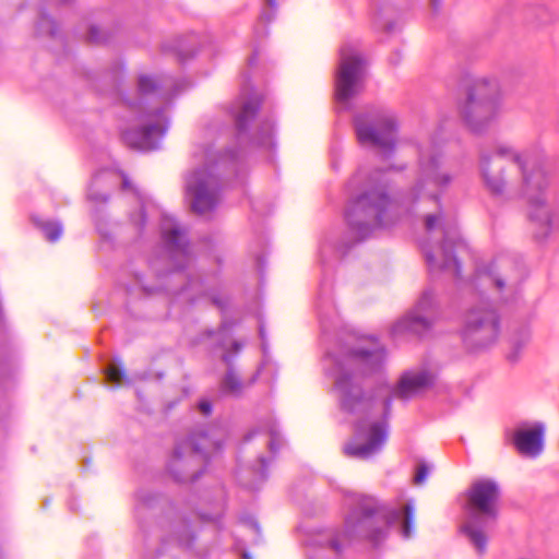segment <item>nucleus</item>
Segmentation results:
<instances>
[{"instance_id": "nucleus-1", "label": "nucleus", "mask_w": 559, "mask_h": 559, "mask_svg": "<svg viewBox=\"0 0 559 559\" xmlns=\"http://www.w3.org/2000/svg\"><path fill=\"white\" fill-rule=\"evenodd\" d=\"M452 179L444 165L442 143L436 138L419 144L416 183L399 202L390 199L382 170L368 173L359 168L346 185L349 199L345 219L349 236L342 242L336 241L332 234L324 236L319 246L320 254L331 251L337 257L344 255L354 243L371 237L377 229L390 226L401 212H405L423 218L425 231L442 241L436 253L427 241L420 242L430 271H449L460 278L461 264L456 252L466 251L467 245L461 238L456 223L444 216L440 204V194Z\"/></svg>"}, {"instance_id": "nucleus-2", "label": "nucleus", "mask_w": 559, "mask_h": 559, "mask_svg": "<svg viewBox=\"0 0 559 559\" xmlns=\"http://www.w3.org/2000/svg\"><path fill=\"white\" fill-rule=\"evenodd\" d=\"M385 359L384 347L372 336L344 333L331 344L322 359L324 373L334 382L341 409L355 416L354 439L344 445L347 456L369 460L380 453L389 437L388 417L392 399L408 401L430 389L436 382V372L427 366H417L403 371L384 401V418H371L372 401L362 392L359 376L380 369Z\"/></svg>"}, {"instance_id": "nucleus-3", "label": "nucleus", "mask_w": 559, "mask_h": 559, "mask_svg": "<svg viewBox=\"0 0 559 559\" xmlns=\"http://www.w3.org/2000/svg\"><path fill=\"white\" fill-rule=\"evenodd\" d=\"M513 168L521 173L523 195L528 217L535 227V237L543 240L559 227V209L551 179L531 157L519 154L512 146L500 144L492 154L480 156V171L486 187L501 194L506 187L503 173Z\"/></svg>"}, {"instance_id": "nucleus-4", "label": "nucleus", "mask_w": 559, "mask_h": 559, "mask_svg": "<svg viewBox=\"0 0 559 559\" xmlns=\"http://www.w3.org/2000/svg\"><path fill=\"white\" fill-rule=\"evenodd\" d=\"M354 509L345 520L342 533L325 530L308 543L309 559H343V551L353 538H362L373 545L381 543L388 528L402 522L401 533L409 538L414 533L415 502L408 500L403 510L379 506L373 498L353 495Z\"/></svg>"}, {"instance_id": "nucleus-5", "label": "nucleus", "mask_w": 559, "mask_h": 559, "mask_svg": "<svg viewBox=\"0 0 559 559\" xmlns=\"http://www.w3.org/2000/svg\"><path fill=\"white\" fill-rule=\"evenodd\" d=\"M179 90V83L168 75H140L138 80V99L128 102L135 115L139 127L122 132L123 142L140 151H153L160 143L169 128L166 115L167 105Z\"/></svg>"}, {"instance_id": "nucleus-6", "label": "nucleus", "mask_w": 559, "mask_h": 559, "mask_svg": "<svg viewBox=\"0 0 559 559\" xmlns=\"http://www.w3.org/2000/svg\"><path fill=\"white\" fill-rule=\"evenodd\" d=\"M226 128L213 120L202 130V138L193 152V158L202 167L191 171L186 178V195L193 212L205 214L212 212L219 202L221 179L226 170H234L238 164L236 152L213 151L212 145L222 136Z\"/></svg>"}, {"instance_id": "nucleus-7", "label": "nucleus", "mask_w": 559, "mask_h": 559, "mask_svg": "<svg viewBox=\"0 0 559 559\" xmlns=\"http://www.w3.org/2000/svg\"><path fill=\"white\" fill-rule=\"evenodd\" d=\"M499 496L498 484L486 478L474 481L467 491L466 518L461 533L478 555H484L487 549V531L497 519Z\"/></svg>"}, {"instance_id": "nucleus-8", "label": "nucleus", "mask_w": 559, "mask_h": 559, "mask_svg": "<svg viewBox=\"0 0 559 559\" xmlns=\"http://www.w3.org/2000/svg\"><path fill=\"white\" fill-rule=\"evenodd\" d=\"M133 194L141 209L136 216L130 215L132 224L141 230L147 217H158L160 221L162 239L169 252L176 272L179 273L189 267L193 262V255L190 251L186 229L179 226L170 215L162 211L151 197L136 188H133ZM177 275L181 276L180 274Z\"/></svg>"}, {"instance_id": "nucleus-9", "label": "nucleus", "mask_w": 559, "mask_h": 559, "mask_svg": "<svg viewBox=\"0 0 559 559\" xmlns=\"http://www.w3.org/2000/svg\"><path fill=\"white\" fill-rule=\"evenodd\" d=\"M460 114L473 133L486 132L501 114L499 86L496 80H474L467 88L466 100L461 105Z\"/></svg>"}, {"instance_id": "nucleus-10", "label": "nucleus", "mask_w": 559, "mask_h": 559, "mask_svg": "<svg viewBox=\"0 0 559 559\" xmlns=\"http://www.w3.org/2000/svg\"><path fill=\"white\" fill-rule=\"evenodd\" d=\"M216 428H200L187 439L180 440L168 465L169 473L179 483L194 481L199 474L192 468L197 460L207 461L210 455L222 449Z\"/></svg>"}, {"instance_id": "nucleus-11", "label": "nucleus", "mask_w": 559, "mask_h": 559, "mask_svg": "<svg viewBox=\"0 0 559 559\" xmlns=\"http://www.w3.org/2000/svg\"><path fill=\"white\" fill-rule=\"evenodd\" d=\"M354 126L360 145L378 151L383 158L392 156L399 130L394 111L386 108L370 109L355 116Z\"/></svg>"}, {"instance_id": "nucleus-12", "label": "nucleus", "mask_w": 559, "mask_h": 559, "mask_svg": "<svg viewBox=\"0 0 559 559\" xmlns=\"http://www.w3.org/2000/svg\"><path fill=\"white\" fill-rule=\"evenodd\" d=\"M499 333V314L481 293L479 300L464 316L461 329L463 344L469 352L484 350L496 343Z\"/></svg>"}, {"instance_id": "nucleus-13", "label": "nucleus", "mask_w": 559, "mask_h": 559, "mask_svg": "<svg viewBox=\"0 0 559 559\" xmlns=\"http://www.w3.org/2000/svg\"><path fill=\"white\" fill-rule=\"evenodd\" d=\"M260 106L261 98L258 95L241 93L233 104L229 115L236 126L238 142L271 151L275 146L274 123L271 120L261 121L253 135L248 133L249 123L257 116Z\"/></svg>"}, {"instance_id": "nucleus-14", "label": "nucleus", "mask_w": 559, "mask_h": 559, "mask_svg": "<svg viewBox=\"0 0 559 559\" xmlns=\"http://www.w3.org/2000/svg\"><path fill=\"white\" fill-rule=\"evenodd\" d=\"M365 67V59L354 44L346 43L340 48L335 76V100L340 109H349L352 99L362 91Z\"/></svg>"}, {"instance_id": "nucleus-15", "label": "nucleus", "mask_w": 559, "mask_h": 559, "mask_svg": "<svg viewBox=\"0 0 559 559\" xmlns=\"http://www.w3.org/2000/svg\"><path fill=\"white\" fill-rule=\"evenodd\" d=\"M437 318L438 308L435 294L427 289L421 294L415 307L393 324L391 334L393 337L406 333L423 335L429 331Z\"/></svg>"}, {"instance_id": "nucleus-16", "label": "nucleus", "mask_w": 559, "mask_h": 559, "mask_svg": "<svg viewBox=\"0 0 559 559\" xmlns=\"http://www.w3.org/2000/svg\"><path fill=\"white\" fill-rule=\"evenodd\" d=\"M233 329H234V323L224 320L222 322L218 331L216 332L218 345L224 349H227V343L229 342V340L231 337ZM230 345H231L233 352L230 353L229 350H226L222 356L223 361L229 366V368L223 379L222 388L225 392L236 395L241 392L242 382H241L240 378L236 374V372L234 371V369L231 368L230 365H231L234 358L242 349L243 343H241L239 341H233L230 343Z\"/></svg>"}, {"instance_id": "nucleus-17", "label": "nucleus", "mask_w": 559, "mask_h": 559, "mask_svg": "<svg viewBox=\"0 0 559 559\" xmlns=\"http://www.w3.org/2000/svg\"><path fill=\"white\" fill-rule=\"evenodd\" d=\"M545 425L535 423L532 428H519L513 433V443L522 455L536 457L543 452Z\"/></svg>"}, {"instance_id": "nucleus-18", "label": "nucleus", "mask_w": 559, "mask_h": 559, "mask_svg": "<svg viewBox=\"0 0 559 559\" xmlns=\"http://www.w3.org/2000/svg\"><path fill=\"white\" fill-rule=\"evenodd\" d=\"M512 262L509 259H497L484 267H479L475 275V286L487 288L495 286L501 290L506 285V281L512 282L507 271L511 267Z\"/></svg>"}, {"instance_id": "nucleus-19", "label": "nucleus", "mask_w": 559, "mask_h": 559, "mask_svg": "<svg viewBox=\"0 0 559 559\" xmlns=\"http://www.w3.org/2000/svg\"><path fill=\"white\" fill-rule=\"evenodd\" d=\"M178 294L186 296L188 299H190L191 302H195L199 297L204 296L207 297L214 306L222 310L226 306V301L221 296H218L217 293L207 289L203 280L199 277H190L187 285L182 287Z\"/></svg>"}, {"instance_id": "nucleus-20", "label": "nucleus", "mask_w": 559, "mask_h": 559, "mask_svg": "<svg viewBox=\"0 0 559 559\" xmlns=\"http://www.w3.org/2000/svg\"><path fill=\"white\" fill-rule=\"evenodd\" d=\"M34 222L48 241L55 242L62 236L63 227L59 221L35 219Z\"/></svg>"}, {"instance_id": "nucleus-21", "label": "nucleus", "mask_w": 559, "mask_h": 559, "mask_svg": "<svg viewBox=\"0 0 559 559\" xmlns=\"http://www.w3.org/2000/svg\"><path fill=\"white\" fill-rule=\"evenodd\" d=\"M531 333L527 328L514 333L510 340L512 352L508 355L509 360L515 361L519 357L520 350L530 342Z\"/></svg>"}, {"instance_id": "nucleus-22", "label": "nucleus", "mask_w": 559, "mask_h": 559, "mask_svg": "<svg viewBox=\"0 0 559 559\" xmlns=\"http://www.w3.org/2000/svg\"><path fill=\"white\" fill-rule=\"evenodd\" d=\"M195 41V36L191 35L187 38H179L173 47H165V49L173 50L181 61L194 55L192 44Z\"/></svg>"}, {"instance_id": "nucleus-23", "label": "nucleus", "mask_w": 559, "mask_h": 559, "mask_svg": "<svg viewBox=\"0 0 559 559\" xmlns=\"http://www.w3.org/2000/svg\"><path fill=\"white\" fill-rule=\"evenodd\" d=\"M108 175L107 171H99L94 175L92 182L88 187L87 198L95 203H106L109 195L106 192H98L96 189L100 183L104 176Z\"/></svg>"}, {"instance_id": "nucleus-24", "label": "nucleus", "mask_w": 559, "mask_h": 559, "mask_svg": "<svg viewBox=\"0 0 559 559\" xmlns=\"http://www.w3.org/2000/svg\"><path fill=\"white\" fill-rule=\"evenodd\" d=\"M264 429L266 430V432L270 437L269 450L272 453H276L280 450V448L284 444V439L281 435L277 423L274 420H271L266 424Z\"/></svg>"}, {"instance_id": "nucleus-25", "label": "nucleus", "mask_w": 559, "mask_h": 559, "mask_svg": "<svg viewBox=\"0 0 559 559\" xmlns=\"http://www.w3.org/2000/svg\"><path fill=\"white\" fill-rule=\"evenodd\" d=\"M106 380L114 385H119L127 381V377L122 367L117 362H112L106 369Z\"/></svg>"}, {"instance_id": "nucleus-26", "label": "nucleus", "mask_w": 559, "mask_h": 559, "mask_svg": "<svg viewBox=\"0 0 559 559\" xmlns=\"http://www.w3.org/2000/svg\"><path fill=\"white\" fill-rule=\"evenodd\" d=\"M277 9V0H264V7L260 14V21L266 24L271 23L276 16Z\"/></svg>"}, {"instance_id": "nucleus-27", "label": "nucleus", "mask_w": 559, "mask_h": 559, "mask_svg": "<svg viewBox=\"0 0 559 559\" xmlns=\"http://www.w3.org/2000/svg\"><path fill=\"white\" fill-rule=\"evenodd\" d=\"M37 28L41 34H48L50 36H55L57 34V25L55 21L46 13H41Z\"/></svg>"}, {"instance_id": "nucleus-28", "label": "nucleus", "mask_w": 559, "mask_h": 559, "mask_svg": "<svg viewBox=\"0 0 559 559\" xmlns=\"http://www.w3.org/2000/svg\"><path fill=\"white\" fill-rule=\"evenodd\" d=\"M323 289H324L323 285H321L317 307H318V316H319V320H320V324H321L324 342H328V328L325 325L324 313H323V309H322L323 308V304L325 302V300L323 298Z\"/></svg>"}, {"instance_id": "nucleus-29", "label": "nucleus", "mask_w": 559, "mask_h": 559, "mask_svg": "<svg viewBox=\"0 0 559 559\" xmlns=\"http://www.w3.org/2000/svg\"><path fill=\"white\" fill-rule=\"evenodd\" d=\"M87 39H88V41L94 43V44H103L108 40V36L102 29H99L97 26L93 25L88 29Z\"/></svg>"}, {"instance_id": "nucleus-30", "label": "nucleus", "mask_w": 559, "mask_h": 559, "mask_svg": "<svg viewBox=\"0 0 559 559\" xmlns=\"http://www.w3.org/2000/svg\"><path fill=\"white\" fill-rule=\"evenodd\" d=\"M174 539L180 547L189 548L194 539V536L188 527H185L183 531L180 532Z\"/></svg>"}, {"instance_id": "nucleus-31", "label": "nucleus", "mask_w": 559, "mask_h": 559, "mask_svg": "<svg viewBox=\"0 0 559 559\" xmlns=\"http://www.w3.org/2000/svg\"><path fill=\"white\" fill-rule=\"evenodd\" d=\"M267 460L263 456L259 457L258 469L254 471V475L259 481H264L267 478Z\"/></svg>"}, {"instance_id": "nucleus-32", "label": "nucleus", "mask_w": 559, "mask_h": 559, "mask_svg": "<svg viewBox=\"0 0 559 559\" xmlns=\"http://www.w3.org/2000/svg\"><path fill=\"white\" fill-rule=\"evenodd\" d=\"M428 467L424 464L419 465L416 469V474L414 476V483L415 484H421L426 480L428 477Z\"/></svg>"}, {"instance_id": "nucleus-33", "label": "nucleus", "mask_w": 559, "mask_h": 559, "mask_svg": "<svg viewBox=\"0 0 559 559\" xmlns=\"http://www.w3.org/2000/svg\"><path fill=\"white\" fill-rule=\"evenodd\" d=\"M200 413L207 416L212 413V403L209 400H201L198 404Z\"/></svg>"}, {"instance_id": "nucleus-34", "label": "nucleus", "mask_w": 559, "mask_h": 559, "mask_svg": "<svg viewBox=\"0 0 559 559\" xmlns=\"http://www.w3.org/2000/svg\"><path fill=\"white\" fill-rule=\"evenodd\" d=\"M441 4V0H430L431 8L437 11Z\"/></svg>"}, {"instance_id": "nucleus-35", "label": "nucleus", "mask_w": 559, "mask_h": 559, "mask_svg": "<svg viewBox=\"0 0 559 559\" xmlns=\"http://www.w3.org/2000/svg\"><path fill=\"white\" fill-rule=\"evenodd\" d=\"M122 187H123V189L131 188V182L126 176H123V179H122Z\"/></svg>"}, {"instance_id": "nucleus-36", "label": "nucleus", "mask_w": 559, "mask_h": 559, "mask_svg": "<svg viewBox=\"0 0 559 559\" xmlns=\"http://www.w3.org/2000/svg\"><path fill=\"white\" fill-rule=\"evenodd\" d=\"M249 524L255 532H259V525L255 521H250Z\"/></svg>"}, {"instance_id": "nucleus-37", "label": "nucleus", "mask_w": 559, "mask_h": 559, "mask_svg": "<svg viewBox=\"0 0 559 559\" xmlns=\"http://www.w3.org/2000/svg\"><path fill=\"white\" fill-rule=\"evenodd\" d=\"M260 336L262 340L265 337L263 326H260Z\"/></svg>"}, {"instance_id": "nucleus-38", "label": "nucleus", "mask_w": 559, "mask_h": 559, "mask_svg": "<svg viewBox=\"0 0 559 559\" xmlns=\"http://www.w3.org/2000/svg\"><path fill=\"white\" fill-rule=\"evenodd\" d=\"M254 433H255L254 431L250 432V433L246 437V440H247V441H248V440H250V439L253 437V435H254Z\"/></svg>"}, {"instance_id": "nucleus-39", "label": "nucleus", "mask_w": 559, "mask_h": 559, "mask_svg": "<svg viewBox=\"0 0 559 559\" xmlns=\"http://www.w3.org/2000/svg\"><path fill=\"white\" fill-rule=\"evenodd\" d=\"M254 62H255V57H254V56H252V57L249 59V63H250V64H253Z\"/></svg>"}, {"instance_id": "nucleus-40", "label": "nucleus", "mask_w": 559, "mask_h": 559, "mask_svg": "<svg viewBox=\"0 0 559 559\" xmlns=\"http://www.w3.org/2000/svg\"><path fill=\"white\" fill-rule=\"evenodd\" d=\"M251 489H255L257 486L254 484L250 485Z\"/></svg>"}, {"instance_id": "nucleus-41", "label": "nucleus", "mask_w": 559, "mask_h": 559, "mask_svg": "<svg viewBox=\"0 0 559 559\" xmlns=\"http://www.w3.org/2000/svg\"><path fill=\"white\" fill-rule=\"evenodd\" d=\"M245 559H250L248 554L243 555Z\"/></svg>"}]
</instances>
